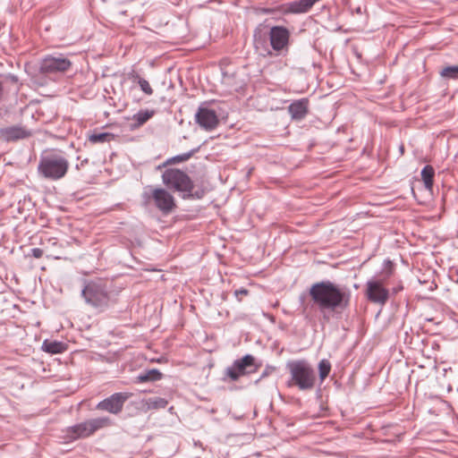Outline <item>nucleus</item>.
<instances>
[{
    "instance_id": "obj_35",
    "label": "nucleus",
    "mask_w": 458,
    "mask_h": 458,
    "mask_svg": "<svg viewBox=\"0 0 458 458\" xmlns=\"http://www.w3.org/2000/svg\"><path fill=\"white\" fill-rule=\"evenodd\" d=\"M8 78L13 81V82H17L18 81V77L16 75H13V74H10L8 76Z\"/></svg>"
},
{
    "instance_id": "obj_21",
    "label": "nucleus",
    "mask_w": 458,
    "mask_h": 458,
    "mask_svg": "<svg viewBox=\"0 0 458 458\" xmlns=\"http://www.w3.org/2000/svg\"><path fill=\"white\" fill-rule=\"evenodd\" d=\"M114 140V135L110 132H95L89 136L91 143H105Z\"/></svg>"
},
{
    "instance_id": "obj_13",
    "label": "nucleus",
    "mask_w": 458,
    "mask_h": 458,
    "mask_svg": "<svg viewBox=\"0 0 458 458\" xmlns=\"http://www.w3.org/2000/svg\"><path fill=\"white\" fill-rule=\"evenodd\" d=\"M130 396L131 394L126 392L114 393L109 397L99 402L96 408L99 411L118 414L123 411V405Z\"/></svg>"
},
{
    "instance_id": "obj_33",
    "label": "nucleus",
    "mask_w": 458,
    "mask_h": 458,
    "mask_svg": "<svg viewBox=\"0 0 458 458\" xmlns=\"http://www.w3.org/2000/svg\"><path fill=\"white\" fill-rule=\"evenodd\" d=\"M4 97V84L3 81H0V102L2 101Z\"/></svg>"
},
{
    "instance_id": "obj_10",
    "label": "nucleus",
    "mask_w": 458,
    "mask_h": 458,
    "mask_svg": "<svg viewBox=\"0 0 458 458\" xmlns=\"http://www.w3.org/2000/svg\"><path fill=\"white\" fill-rule=\"evenodd\" d=\"M290 31L284 26H273L270 28L269 47L277 55L285 54L289 49Z\"/></svg>"
},
{
    "instance_id": "obj_30",
    "label": "nucleus",
    "mask_w": 458,
    "mask_h": 458,
    "mask_svg": "<svg viewBox=\"0 0 458 458\" xmlns=\"http://www.w3.org/2000/svg\"><path fill=\"white\" fill-rule=\"evenodd\" d=\"M44 254V251L40 248H33L30 250V255L36 259H40Z\"/></svg>"
},
{
    "instance_id": "obj_16",
    "label": "nucleus",
    "mask_w": 458,
    "mask_h": 458,
    "mask_svg": "<svg viewBox=\"0 0 458 458\" xmlns=\"http://www.w3.org/2000/svg\"><path fill=\"white\" fill-rule=\"evenodd\" d=\"M310 101L303 98L293 101L287 107L288 113L293 121L303 120L309 113Z\"/></svg>"
},
{
    "instance_id": "obj_4",
    "label": "nucleus",
    "mask_w": 458,
    "mask_h": 458,
    "mask_svg": "<svg viewBox=\"0 0 458 458\" xmlns=\"http://www.w3.org/2000/svg\"><path fill=\"white\" fill-rule=\"evenodd\" d=\"M394 264L390 259L383 263L381 272L366 283L365 296L374 304L385 306L390 299V290L385 286L386 281L394 275Z\"/></svg>"
},
{
    "instance_id": "obj_25",
    "label": "nucleus",
    "mask_w": 458,
    "mask_h": 458,
    "mask_svg": "<svg viewBox=\"0 0 458 458\" xmlns=\"http://www.w3.org/2000/svg\"><path fill=\"white\" fill-rule=\"evenodd\" d=\"M199 151V148H193L186 153H182L172 157L169 162L171 163H180L189 160L196 152Z\"/></svg>"
},
{
    "instance_id": "obj_28",
    "label": "nucleus",
    "mask_w": 458,
    "mask_h": 458,
    "mask_svg": "<svg viewBox=\"0 0 458 458\" xmlns=\"http://www.w3.org/2000/svg\"><path fill=\"white\" fill-rule=\"evenodd\" d=\"M403 290V284L402 281H399L391 290H390V296L395 295L398 293L402 292Z\"/></svg>"
},
{
    "instance_id": "obj_31",
    "label": "nucleus",
    "mask_w": 458,
    "mask_h": 458,
    "mask_svg": "<svg viewBox=\"0 0 458 458\" xmlns=\"http://www.w3.org/2000/svg\"><path fill=\"white\" fill-rule=\"evenodd\" d=\"M260 13H264V14H276V13H279V12L277 11V6L276 8H262L260 10Z\"/></svg>"
},
{
    "instance_id": "obj_14",
    "label": "nucleus",
    "mask_w": 458,
    "mask_h": 458,
    "mask_svg": "<svg viewBox=\"0 0 458 458\" xmlns=\"http://www.w3.org/2000/svg\"><path fill=\"white\" fill-rule=\"evenodd\" d=\"M206 102L201 104L195 114V122L205 131H210L215 130L218 123V116L215 110L206 106Z\"/></svg>"
},
{
    "instance_id": "obj_6",
    "label": "nucleus",
    "mask_w": 458,
    "mask_h": 458,
    "mask_svg": "<svg viewBox=\"0 0 458 458\" xmlns=\"http://www.w3.org/2000/svg\"><path fill=\"white\" fill-rule=\"evenodd\" d=\"M69 161L61 151H52L42 155L38 165V174L45 179L57 181L65 176Z\"/></svg>"
},
{
    "instance_id": "obj_9",
    "label": "nucleus",
    "mask_w": 458,
    "mask_h": 458,
    "mask_svg": "<svg viewBox=\"0 0 458 458\" xmlns=\"http://www.w3.org/2000/svg\"><path fill=\"white\" fill-rule=\"evenodd\" d=\"M259 365L255 364V358L251 354H246L241 359L235 360L233 364L225 370V379L229 378L235 382L241 377L254 373Z\"/></svg>"
},
{
    "instance_id": "obj_5",
    "label": "nucleus",
    "mask_w": 458,
    "mask_h": 458,
    "mask_svg": "<svg viewBox=\"0 0 458 458\" xmlns=\"http://www.w3.org/2000/svg\"><path fill=\"white\" fill-rule=\"evenodd\" d=\"M289 379L288 387H297L300 391H310L316 385V372L310 363L304 359L289 360L286 363Z\"/></svg>"
},
{
    "instance_id": "obj_20",
    "label": "nucleus",
    "mask_w": 458,
    "mask_h": 458,
    "mask_svg": "<svg viewBox=\"0 0 458 458\" xmlns=\"http://www.w3.org/2000/svg\"><path fill=\"white\" fill-rule=\"evenodd\" d=\"M421 179L424 182V186L427 190L431 191L434 184V176H435V170L434 168L428 165H425L421 170Z\"/></svg>"
},
{
    "instance_id": "obj_36",
    "label": "nucleus",
    "mask_w": 458,
    "mask_h": 458,
    "mask_svg": "<svg viewBox=\"0 0 458 458\" xmlns=\"http://www.w3.org/2000/svg\"><path fill=\"white\" fill-rule=\"evenodd\" d=\"M355 11H356L357 13H361V8L360 7L356 8Z\"/></svg>"
},
{
    "instance_id": "obj_27",
    "label": "nucleus",
    "mask_w": 458,
    "mask_h": 458,
    "mask_svg": "<svg viewBox=\"0 0 458 458\" xmlns=\"http://www.w3.org/2000/svg\"><path fill=\"white\" fill-rule=\"evenodd\" d=\"M275 371V368L272 367V366H267L265 368V369L263 370V372L261 373L259 378H258L256 381H255V384H258L261 379L268 377L269 375H271L273 372Z\"/></svg>"
},
{
    "instance_id": "obj_34",
    "label": "nucleus",
    "mask_w": 458,
    "mask_h": 458,
    "mask_svg": "<svg viewBox=\"0 0 458 458\" xmlns=\"http://www.w3.org/2000/svg\"><path fill=\"white\" fill-rule=\"evenodd\" d=\"M87 163H88V159H87V158H85L84 160H82V161L81 162V164H80V165H76L75 168H76L77 170H79V169L81 168V166H83V165H84L85 164H87Z\"/></svg>"
},
{
    "instance_id": "obj_26",
    "label": "nucleus",
    "mask_w": 458,
    "mask_h": 458,
    "mask_svg": "<svg viewBox=\"0 0 458 458\" xmlns=\"http://www.w3.org/2000/svg\"><path fill=\"white\" fill-rule=\"evenodd\" d=\"M138 80V84L140 89L148 96H151L153 94V89L151 88L149 82L144 78L140 77L138 74L134 76Z\"/></svg>"
},
{
    "instance_id": "obj_1",
    "label": "nucleus",
    "mask_w": 458,
    "mask_h": 458,
    "mask_svg": "<svg viewBox=\"0 0 458 458\" xmlns=\"http://www.w3.org/2000/svg\"><path fill=\"white\" fill-rule=\"evenodd\" d=\"M309 296L312 306L329 320L330 315L340 317L350 307L352 292L346 285L322 280L310 285Z\"/></svg>"
},
{
    "instance_id": "obj_32",
    "label": "nucleus",
    "mask_w": 458,
    "mask_h": 458,
    "mask_svg": "<svg viewBox=\"0 0 458 458\" xmlns=\"http://www.w3.org/2000/svg\"><path fill=\"white\" fill-rule=\"evenodd\" d=\"M301 304H302V314L305 315V318H308L307 310H308V305L304 304L305 301V295L301 294L299 298Z\"/></svg>"
},
{
    "instance_id": "obj_19",
    "label": "nucleus",
    "mask_w": 458,
    "mask_h": 458,
    "mask_svg": "<svg viewBox=\"0 0 458 458\" xmlns=\"http://www.w3.org/2000/svg\"><path fill=\"white\" fill-rule=\"evenodd\" d=\"M155 114L154 110H140L138 113L132 115L131 120L134 122L131 124L133 129L139 128L146 123L150 118H152Z\"/></svg>"
},
{
    "instance_id": "obj_2",
    "label": "nucleus",
    "mask_w": 458,
    "mask_h": 458,
    "mask_svg": "<svg viewBox=\"0 0 458 458\" xmlns=\"http://www.w3.org/2000/svg\"><path fill=\"white\" fill-rule=\"evenodd\" d=\"M81 296L87 306L98 312L106 310L116 302L106 280L103 278L82 279Z\"/></svg>"
},
{
    "instance_id": "obj_18",
    "label": "nucleus",
    "mask_w": 458,
    "mask_h": 458,
    "mask_svg": "<svg viewBox=\"0 0 458 458\" xmlns=\"http://www.w3.org/2000/svg\"><path fill=\"white\" fill-rule=\"evenodd\" d=\"M162 377L163 374L160 372V370H158L157 369H151L140 372L136 377V382H155L160 380Z\"/></svg>"
},
{
    "instance_id": "obj_11",
    "label": "nucleus",
    "mask_w": 458,
    "mask_h": 458,
    "mask_svg": "<svg viewBox=\"0 0 458 458\" xmlns=\"http://www.w3.org/2000/svg\"><path fill=\"white\" fill-rule=\"evenodd\" d=\"M72 66V62L64 55H49L44 57L40 62L39 70L44 74H55L65 72Z\"/></svg>"
},
{
    "instance_id": "obj_3",
    "label": "nucleus",
    "mask_w": 458,
    "mask_h": 458,
    "mask_svg": "<svg viewBox=\"0 0 458 458\" xmlns=\"http://www.w3.org/2000/svg\"><path fill=\"white\" fill-rule=\"evenodd\" d=\"M164 184L168 190L181 193L183 199H201L207 193L204 186L195 185L190 176L177 168H168L162 174Z\"/></svg>"
},
{
    "instance_id": "obj_8",
    "label": "nucleus",
    "mask_w": 458,
    "mask_h": 458,
    "mask_svg": "<svg viewBox=\"0 0 458 458\" xmlns=\"http://www.w3.org/2000/svg\"><path fill=\"white\" fill-rule=\"evenodd\" d=\"M112 420L108 417H99L88 420L81 423L68 427L66 429L67 437L71 440L86 438L93 435L96 431L110 427Z\"/></svg>"
},
{
    "instance_id": "obj_29",
    "label": "nucleus",
    "mask_w": 458,
    "mask_h": 458,
    "mask_svg": "<svg viewBox=\"0 0 458 458\" xmlns=\"http://www.w3.org/2000/svg\"><path fill=\"white\" fill-rule=\"evenodd\" d=\"M248 294L249 291L245 288H241L234 291V296L238 299V301H242V296H246Z\"/></svg>"
},
{
    "instance_id": "obj_17",
    "label": "nucleus",
    "mask_w": 458,
    "mask_h": 458,
    "mask_svg": "<svg viewBox=\"0 0 458 458\" xmlns=\"http://www.w3.org/2000/svg\"><path fill=\"white\" fill-rule=\"evenodd\" d=\"M42 350L51 354L62 353L66 351L67 344L60 341L45 340L42 344Z\"/></svg>"
},
{
    "instance_id": "obj_24",
    "label": "nucleus",
    "mask_w": 458,
    "mask_h": 458,
    "mask_svg": "<svg viewBox=\"0 0 458 458\" xmlns=\"http://www.w3.org/2000/svg\"><path fill=\"white\" fill-rule=\"evenodd\" d=\"M330 371H331L330 362L326 359H323L322 360H320L318 363V374H319V378H320L321 382H323L326 379V377L329 375Z\"/></svg>"
},
{
    "instance_id": "obj_12",
    "label": "nucleus",
    "mask_w": 458,
    "mask_h": 458,
    "mask_svg": "<svg viewBox=\"0 0 458 458\" xmlns=\"http://www.w3.org/2000/svg\"><path fill=\"white\" fill-rule=\"evenodd\" d=\"M270 28L266 22L259 23L253 30V46L263 56H272L269 47Z\"/></svg>"
},
{
    "instance_id": "obj_22",
    "label": "nucleus",
    "mask_w": 458,
    "mask_h": 458,
    "mask_svg": "<svg viewBox=\"0 0 458 458\" xmlns=\"http://www.w3.org/2000/svg\"><path fill=\"white\" fill-rule=\"evenodd\" d=\"M146 403L148 409H164L167 406L168 402L165 398L155 396L148 398Z\"/></svg>"
},
{
    "instance_id": "obj_23",
    "label": "nucleus",
    "mask_w": 458,
    "mask_h": 458,
    "mask_svg": "<svg viewBox=\"0 0 458 458\" xmlns=\"http://www.w3.org/2000/svg\"><path fill=\"white\" fill-rule=\"evenodd\" d=\"M443 78L449 80H458V65H449L443 68L440 72Z\"/></svg>"
},
{
    "instance_id": "obj_7",
    "label": "nucleus",
    "mask_w": 458,
    "mask_h": 458,
    "mask_svg": "<svg viewBox=\"0 0 458 458\" xmlns=\"http://www.w3.org/2000/svg\"><path fill=\"white\" fill-rule=\"evenodd\" d=\"M141 205L148 208L153 205L163 215H169L176 208L174 196L165 189L148 185L141 193Z\"/></svg>"
},
{
    "instance_id": "obj_15",
    "label": "nucleus",
    "mask_w": 458,
    "mask_h": 458,
    "mask_svg": "<svg viewBox=\"0 0 458 458\" xmlns=\"http://www.w3.org/2000/svg\"><path fill=\"white\" fill-rule=\"evenodd\" d=\"M30 135V131L21 125H13L0 129V139L6 142L24 140Z\"/></svg>"
}]
</instances>
